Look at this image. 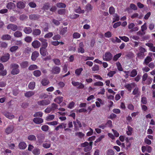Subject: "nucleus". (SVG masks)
<instances>
[{
    "label": "nucleus",
    "mask_w": 155,
    "mask_h": 155,
    "mask_svg": "<svg viewBox=\"0 0 155 155\" xmlns=\"http://www.w3.org/2000/svg\"><path fill=\"white\" fill-rule=\"evenodd\" d=\"M13 69L11 72V74L13 75L17 74L19 73V70L18 69L19 67L17 64H13L12 65Z\"/></svg>",
    "instance_id": "obj_1"
},
{
    "label": "nucleus",
    "mask_w": 155,
    "mask_h": 155,
    "mask_svg": "<svg viewBox=\"0 0 155 155\" xmlns=\"http://www.w3.org/2000/svg\"><path fill=\"white\" fill-rule=\"evenodd\" d=\"M112 58V55L109 52L106 53L103 57V60L105 61H107L110 60Z\"/></svg>",
    "instance_id": "obj_2"
},
{
    "label": "nucleus",
    "mask_w": 155,
    "mask_h": 155,
    "mask_svg": "<svg viewBox=\"0 0 155 155\" xmlns=\"http://www.w3.org/2000/svg\"><path fill=\"white\" fill-rule=\"evenodd\" d=\"M136 86V84L135 83H133L131 84H126L124 85V87L127 90L130 92L131 91L132 88L135 87Z\"/></svg>",
    "instance_id": "obj_3"
},
{
    "label": "nucleus",
    "mask_w": 155,
    "mask_h": 155,
    "mask_svg": "<svg viewBox=\"0 0 155 155\" xmlns=\"http://www.w3.org/2000/svg\"><path fill=\"white\" fill-rule=\"evenodd\" d=\"M84 45L82 42H81L79 45V48L78 49V53H83L84 52Z\"/></svg>",
    "instance_id": "obj_4"
},
{
    "label": "nucleus",
    "mask_w": 155,
    "mask_h": 155,
    "mask_svg": "<svg viewBox=\"0 0 155 155\" xmlns=\"http://www.w3.org/2000/svg\"><path fill=\"white\" fill-rule=\"evenodd\" d=\"M72 85L74 86H78L79 88H83L84 87V85L82 83L79 82H75L73 81L72 82Z\"/></svg>",
    "instance_id": "obj_5"
},
{
    "label": "nucleus",
    "mask_w": 155,
    "mask_h": 155,
    "mask_svg": "<svg viewBox=\"0 0 155 155\" xmlns=\"http://www.w3.org/2000/svg\"><path fill=\"white\" fill-rule=\"evenodd\" d=\"M50 103V101L48 100H45L39 101L38 104L40 106H45L48 105Z\"/></svg>",
    "instance_id": "obj_6"
},
{
    "label": "nucleus",
    "mask_w": 155,
    "mask_h": 155,
    "mask_svg": "<svg viewBox=\"0 0 155 155\" xmlns=\"http://www.w3.org/2000/svg\"><path fill=\"white\" fill-rule=\"evenodd\" d=\"M73 124L76 130H78V127H82V125L81 122L77 119L76 120V121H73Z\"/></svg>",
    "instance_id": "obj_7"
},
{
    "label": "nucleus",
    "mask_w": 155,
    "mask_h": 155,
    "mask_svg": "<svg viewBox=\"0 0 155 155\" xmlns=\"http://www.w3.org/2000/svg\"><path fill=\"white\" fill-rule=\"evenodd\" d=\"M60 70L61 69L59 67L55 66L52 68L51 71L52 74H57L60 73Z\"/></svg>",
    "instance_id": "obj_8"
},
{
    "label": "nucleus",
    "mask_w": 155,
    "mask_h": 155,
    "mask_svg": "<svg viewBox=\"0 0 155 155\" xmlns=\"http://www.w3.org/2000/svg\"><path fill=\"white\" fill-rule=\"evenodd\" d=\"M4 114L6 117L9 119H12L15 118V116L12 114L8 112H5Z\"/></svg>",
    "instance_id": "obj_9"
},
{
    "label": "nucleus",
    "mask_w": 155,
    "mask_h": 155,
    "mask_svg": "<svg viewBox=\"0 0 155 155\" xmlns=\"http://www.w3.org/2000/svg\"><path fill=\"white\" fill-rule=\"evenodd\" d=\"M17 26L14 24H10L8 25L7 27V29H11L13 31H15L17 29Z\"/></svg>",
    "instance_id": "obj_10"
},
{
    "label": "nucleus",
    "mask_w": 155,
    "mask_h": 155,
    "mask_svg": "<svg viewBox=\"0 0 155 155\" xmlns=\"http://www.w3.org/2000/svg\"><path fill=\"white\" fill-rule=\"evenodd\" d=\"M31 45L34 48H38L40 46L41 43L38 41L35 40L32 42Z\"/></svg>",
    "instance_id": "obj_11"
},
{
    "label": "nucleus",
    "mask_w": 155,
    "mask_h": 155,
    "mask_svg": "<svg viewBox=\"0 0 155 155\" xmlns=\"http://www.w3.org/2000/svg\"><path fill=\"white\" fill-rule=\"evenodd\" d=\"M38 39L41 42L43 46L42 47L46 48L48 45V43L47 42V40L43 38H40Z\"/></svg>",
    "instance_id": "obj_12"
},
{
    "label": "nucleus",
    "mask_w": 155,
    "mask_h": 155,
    "mask_svg": "<svg viewBox=\"0 0 155 155\" xmlns=\"http://www.w3.org/2000/svg\"><path fill=\"white\" fill-rule=\"evenodd\" d=\"M33 121L36 124H39L43 122V119L39 117H35L33 119Z\"/></svg>",
    "instance_id": "obj_13"
},
{
    "label": "nucleus",
    "mask_w": 155,
    "mask_h": 155,
    "mask_svg": "<svg viewBox=\"0 0 155 155\" xmlns=\"http://www.w3.org/2000/svg\"><path fill=\"white\" fill-rule=\"evenodd\" d=\"M132 94L135 95L136 97H137L140 95V92L137 87H136L132 92Z\"/></svg>",
    "instance_id": "obj_14"
},
{
    "label": "nucleus",
    "mask_w": 155,
    "mask_h": 155,
    "mask_svg": "<svg viewBox=\"0 0 155 155\" xmlns=\"http://www.w3.org/2000/svg\"><path fill=\"white\" fill-rule=\"evenodd\" d=\"M9 54H7L1 58V60L3 62H6L9 59Z\"/></svg>",
    "instance_id": "obj_15"
},
{
    "label": "nucleus",
    "mask_w": 155,
    "mask_h": 155,
    "mask_svg": "<svg viewBox=\"0 0 155 155\" xmlns=\"http://www.w3.org/2000/svg\"><path fill=\"white\" fill-rule=\"evenodd\" d=\"M39 55V53L37 51H34L32 54L31 59L32 61H35L36 60V58Z\"/></svg>",
    "instance_id": "obj_16"
},
{
    "label": "nucleus",
    "mask_w": 155,
    "mask_h": 155,
    "mask_svg": "<svg viewBox=\"0 0 155 155\" xmlns=\"http://www.w3.org/2000/svg\"><path fill=\"white\" fill-rule=\"evenodd\" d=\"M41 33V31L40 29H36L33 30L32 34L34 36L39 35Z\"/></svg>",
    "instance_id": "obj_17"
},
{
    "label": "nucleus",
    "mask_w": 155,
    "mask_h": 155,
    "mask_svg": "<svg viewBox=\"0 0 155 155\" xmlns=\"http://www.w3.org/2000/svg\"><path fill=\"white\" fill-rule=\"evenodd\" d=\"M24 32L26 34H29L32 31L31 28L30 27H25L23 29Z\"/></svg>",
    "instance_id": "obj_18"
},
{
    "label": "nucleus",
    "mask_w": 155,
    "mask_h": 155,
    "mask_svg": "<svg viewBox=\"0 0 155 155\" xmlns=\"http://www.w3.org/2000/svg\"><path fill=\"white\" fill-rule=\"evenodd\" d=\"M27 145L24 142H20L19 144L18 147L21 150L24 149L26 147Z\"/></svg>",
    "instance_id": "obj_19"
},
{
    "label": "nucleus",
    "mask_w": 155,
    "mask_h": 155,
    "mask_svg": "<svg viewBox=\"0 0 155 155\" xmlns=\"http://www.w3.org/2000/svg\"><path fill=\"white\" fill-rule=\"evenodd\" d=\"M92 143L93 142H90L89 144V145L85 147L84 148V150L85 152H87L91 150L92 148Z\"/></svg>",
    "instance_id": "obj_20"
},
{
    "label": "nucleus",
    "mask_w": 155,
    "mask_h": 155,
    "mask_svg": "<svg viewBox=\"0 0 155 155\" xmlns=\"http://www.w3.org/2000/svg\"><path fill=\"white\" fill-rule=\"evenodd\" d=\"M17 7L19 8H23L25 6V4L22 2H19L17 4Z\"/></svg>",
    "instance_id": "obj_21"
},
{
    "label": "nucleus",
    "mask_w": 155,
    "mask_h": 155,
    "mask_svg": "<svg viewBox=\"0 0 155 155\" xmlns=\"http://www.w3.org/2000/svg\"><path fill=\"white\" fill-rule=\"evenodd\" d=\"M46 48L42 47L40 49V53L43 56H45L47 54V51Z\"/></svg>",
    "instance_id": "obj_22"
},
{
    "label": "nucleus",
    "mask_w": 155,
    "mask_h": 155,
    "mask_svg": "<svg viewBox=\"0 0 155 155\" xmlns=\"http://www.w3.org/2000/svg\"><path fill=\"white\" fill-rule=\"evenodd\" d=\"M63 101V97H58L54 99V101L58 104H60Z\"/></svg>",
    "instance_id": "obj_23"
},
{
    "label": "nucleus",
    "mask_w": 155,
    "mask_h": 155,
    "mask_svg": "<svg viewBox=\"0 0 155 155\" xmlns=\"http://www.w3.org/2000/svg\"><path fill=\"white\" fill-rule=\"evenodd\" d=\"M142 17V15H139L138 13H135L132 14L131 16V18L132 19L136 18H138L139 19H141Z\"/></svg>",
    "instance_id": "obj_24"
},
{
    "label": "nucleus",
    "mask_w": 155,
    "mask_h": 155,
    "mask_svg": "<svg viewBox=\"0 0 155 155\" xmlns=\"http://www.w3.org/2000/svg\"><path fill=\"white\" fill-rule=\"evenodd\" d=\"M35 94L34 92L33 91H28L25 94V96L27 97H29Z\"/></svg>",
    "instance_id": "obj_25"
},
{
    "label": "nucleus",
    "mask_w": 155,
    "mask_h": 155,
    "mask_svg": "<svg viewBox=\"0 0 155 155\" xmlns=\"http://www.w3.org/2000/svg\"><path fill=\"white\" fill-rule=\"evenodd\" d=\"M14 128L12 126H10L8 127L5 130V132L7 134H9L12 132Z\"/></svg>",
    "instance_id": "obj_26"
},
{
    "label": "nucleus",
    "mask_w": 155,
    "mask_h": 155,
    "mask_svg": "<svg viewBox=\"0 0 155 155\" xmlns=\"http://www.w3.org/2000/svg\"><path fill=\"white\" fill-rule=\"evenodd\" d=\"M14 35L16 38H20L22 37V34L21 32L19 31H15L14 33Z\"/></svg>",
    "instance_id": "obj_27"
},
{
    "label": "nucleus",
    "mask_w": 155,
    "mask_h": 155,
    "mask_svg": "<svg viewBox=\"0 0 155 155\" xmlns=\"http://www.w3.org/2000/svg\"><path fill=\"white\" fill-rule=\"evenodd\" d=\"M15 4L12 2L8 3L6 7L8 9H12L15 7Z\"/></svg>",
    "instance_id": "obj_28"
},
{
    "label": "nucleus",
    "mask_w": 155,
    "mask_h": 155,
    "mask_svg": "<svg viewBox=\"0 0 155 155\" xmlns=\"http://www.w3.org/2000/svg\"><path fill=\"white\" fill-rule=\"evenodd\" d=\"M151 61L152 58L149 56H147L145 59L143 64H144L147 65Z\"/></svg>",
    "instance_id": "obj_29"
},
{
    "label": "nucleus",
    "mask_w": 155,
    "mask_h": 155,
    "mask_svg": "<svg viewBox=\"0 0 155 155\" xmlns=\"http://www.w3.org/2000/svg\"><path fill=\"white\" fill-rule=\"evenodd\" d=\"M113 22L114 23L115 21H117L119 20L120 18L119 15L117 14H114L113 15Z\"/></svg>",
    "instance_id": "obj_30"
},
{
    "label": "nucleus",
    "mask_w": 155,
    "mask_h": 155,
    "mask_svg": "<svg viewBox=\"0 0 155 155\" xmlns=\"http://www.w3.org/2000/svg\"><path fill=\"white\" fill-rule=\"evenodd\" d=\"M83 70V69L82 68H80L77 69L75 71V73L77 76H79L81 74V73Z\"/></svg>",
    "instance_id": "obj_31"
},
{
    "label": "nucleus",
    "mask_w": 155,
    "mask_h": 155,
    "mask_svg": "<svg viewBox=\"0 0 155 155\" xmlns=\"http://www.w3.org/2000/svg\"><path fill=\"white\" fill-rule=\"evenodd\" d=\"M38 68V67L35 64H32L28 67V69L30 71H33Z\"/></svg>",
    "instance_id": "obj_32"
},
{
    "label": "nucleus",
    "mask_w": 155,
    "mask_h": 155,
    "mask_svg": "<svg viewBox=\"0 0 155 155\" xmlns=\"http://www.w3.org/2000/svg\"><path fill=\"white\" fill-rule=\"evenodd\" d=\"M28 62L27 61H25L22 62L20 64L21 67L23 68H27L28 66Z\"/></svg>",
    "instance_id": "obj_33"
},
{
    "label": "nucleus",
    "mask_w": 155,
    "mask_h": 155,
    "mask_svg": "<svg viewBox=\"0 0 155 155\" xmlns=\"http://www.w3.org/2000/svg\"><path fill=\"white\" fill-rule=\"evenodd\" d=\"M132 128L129 126H128L127 130H126V133L127 135H131L132 134Z\"/></svg>",
    "instance_id": "obj_34"
},
{
    "label": "nucleus",
    "mask_w": 155,
    "mask_h": 155,
    "mask_svg": "<svg viewBox=\"0 0 155 155\" xmlns=\"http://www.w3.org/2000/svg\"><path fill=\"white\" fill-rule=\"evenodd\" d=\"M35 85V82L33 81L30 83L28 85L29 88L31 90H33L34 89Z\"/></svg>",
    "instance_id": "obj_35"
},
{
    "label": "nucleus",
    "mask_w": 155,
    "mask_h": 155,
    "mask_svg": "<svg viewBox=\"0 0 155 155\" xmlns=\"http://www.w3.org/2000/svg\"><path fill=\"white\" fill-rule=\"evenodd\" d=\"M49 83V81L46 79H44L42 80L41 83L43 86H46Z\"/></svg>",
    "instance_id": "obj_36"
},
{
    "label": "nucleus",
    "mask_w": 155,
    "mask_h": 155,
    "mask_svg": "<svg viewBox=\"0 0 155 155\" xmlns=\"http://www.w3.org/2000/svg\"><path fill=\"white\" fill-rule=\"evenodd\" d=\"M39 18L38 15H35L32 14L29 16V18L31 20H35L38 19Z\"/></svg>",
    "instance_id": "obj_37"
},
{
    "label": "nucleus",
    "mask_w": 155,
    "mask_h": 155,
    "mask_svg": "<svg viewBox=\"0 0 155 155\" xmlns=\"http://www.w3.org/2000/svg\"><path fill=\"white\" fill-rule=\"evenodd\" d=\"M41 74V72L39 70H36L33 71L34 75L36 77L40 76Z\"/></svg>",
    "instance_id": "obj_38"
},
{
    "label": "nucleus",
    "mask_w": 155,
    "mask_h": 155,
    "mask_svg": "<svg viewBox=\"0 0 155 155\" xmlns=\"http://www.w3.org/2000/svg\"><path fill=\"white\" fill-rule=\"evenodd\" d=\"M54 117L53 115H49L46 117V120L48 121L52 120L54 119Z\"/></svg>",
    "instance_id": "obj_39"
},
{
    "label": "nucleus",
    "mask_w": 155,
    "mask_h": 155,
    "mask_svg": "<svg viewBox=\"0 0 155 155\" xmlns=\"http://www.w3.org/2000/svg\"><path fill=\"white\" fill-rule=\"evenodd\" d=\"M11 36L8 35H3L2 38L3 40H9L11 38Z\"/></svg>",
    "instance_id": "obj_40"
},
{
    "label": "nucleus",
    "mask_w": 155,
    "mask_h": 155,
    "mask_svg": "<svg viewBox=\"0 0 155 155\" xmlns=\"http://www.w3.org/2000/svg\"><path fill=\"white\" fill-rule=\"evenodd\" d=\"M18 48V46H13L11 47L10 51L12 52L15 51Z\"/></svg>",
    "instance_id": "obj_41"
},
{
    "label": "nucleus",
    "mask_w": 155,
    "mask_h": 155,
    "mask_svg": "<svg viewBox=\"0 0 155 155\" xmlns=\"http://www.w3.org/2000/svg\"><path fill=\"white\" fill-rule=\"evenodd\" d=\"M28 139L31 141H34L36 140L35 136L33 135H30L28 136Z\"/></svg>",
    "instance_id": "obj_42"
},
{
    "label": "nucleus",
    "mask_w": 155,
    "mask_h": 155,
    "mask_svg": "<svg viewBox=\"0 0 155 155\" xmlns=\"http://www.w3.org/2000/svg\"><path fill=\"white\" fill-rule=\"evenodd\" d=\"M109 12L111 15L114 14L115 12V9L114 7L111 6L109 8Z\"/></svg>",
    "instance_id": "obj_43"
},
{
    "label": "nucleus",
    "mask_w": 155,
    "mask_h": 155,
    "mask_svg": "<svg viewBox=\"0 0 155 155\" xmlns=\"http://www.w3.org/2000/svg\"><path fill=\"white\" fill-rule=\"evenodd\" d=\"M121 55L122 54L121 53H120L116 54L114 56L113 58V60L115 61H117L118 59L120 57Z\"/></svg>",
    "instance_id": "obj_44"
},
{
    "label": "nucleus",
    "mask_w": 155,
    "mask_h": 155,
    "mask_svg": "<svg viewBox=\"0 0 155 155\" xmlns=\"http://www.w3.org/2000/svg\"><path fill=\"white\" fill-rule=\"evenodd\" d=\"M56 5L59 8H65L66 6L65 4L61 2L58 3Z\"/></svg>",
    "instance_id": "obj_45"
},
{
    "label": "nucleus",
    "mask_w": 155,
    "mask_h": 155,
    "mask_svg": "<svg viewBox=\"0 0 155 155\" xmlns=\"http://www.w3.org/2000/svg\"><path fill=\"white\" fill-rule=\"evenodd\" d=\"M149 28L151 31L153 30L154 31H155V25L153 23H151L149 25Z\"/></svg>",
    "instance_id": "obj_46"
},
{
    "label": "nucleus",
    "mask_w": 155,
    "mask_h": 155,
    "mask_svg": "<svg viewBox=\"0 0 155 155\" xmlns=\"http://www.w3.org/2000/svg\"><path fill=\"white\" fill-rule=\"evenodd\" d=\"M32 153L35 155H39L40 153V150L38 149H35L33 150Z\"/></svg>",
    "instance_id": "obj_47"
},
{
    "label": "nucleus",
    "mask_w": 155,
    "mask_h": 155,
    "mask_svg": "<svg viewBox=\"0 0 155 155\" xmlns=\"http://www.w3.org/2000/svg\"><path fill=\"white\" fill-rule=\"evenodd\" d=\"M119 38L121 39L122 40L124 41L125 42H127L129 41V39L126 36H119Z\"/></svg>",
    "instance_id": "obj_48"
},
{
    "label": "nucleus",
    "mask_w": 155,
    "mask_h": 155,
    "mask_svg": "<svg viewBox=\"0 0 155 155\" xmlns=\"http://www.w3.org/2000/svg\"><path fill=\"white\" fill-rule=\"evenodd\" d=\"M137 71L135 69L133 70L130 73V76L131 77H134L137 75Z\"/></svg>",
    "instance_id": "obj_49"
},
{
    "label": "nucleus",
    "mask_w": 155,
    "mask_h": 155,
    "mask_svg": "<svg viewBox=\"0 0 155 155\" xmlns=\"http://www.w3.org/2000/svg\"><path fill=\"white\" fill-rule=\"evenodd\" d=\"M43 113L41 112H35L34 114V117H42L43 115Z\"/></svg>",
    "instance_id": "obj_50"
},
{
    "label": "nucleus",
    "mask_w": 155,
    "mask_h": 155,
    "mask_svg": "<svg viewBox=\"0 0 155 155\" xmlns=\"http://www.w3.org/2000/svg\"><path fill=\"white\" fill-rule=\"evenodd\" d=\"M32 38L31 37L29 36L26 37L25 38V41L29 43L32 40Z\"/></svg>",
    "instance_id": "obj_51"
},
{
    "label": "nucleus",
    "mask_w": 155,
    "mask_h": 155,
    "mask_svg": "<svg viewBox=\"0 0 155 155\" xmlns=\"http://www.w3.org/2000/svg\"><path fill=\"white\" fill-rule=\"evenodd\" d=\"M147 23L145 22L141 27V30L142 32H144L147 29Z\"/></svg>",
    "instance_id": "obj_52"
},
{
    "label": "nucleus",
    "mask_w": 155,
    "mask_h": 155,
    "mask_svg": "<svg viewBox=\"0 0 155 155\" xmlns=\"http://www.w3.org/2000/svg\"><path fill=\"white\" fill-rule=\"evenodd\" d=\"M147 77L148 74L147 73H145L144 74H143V76L142 80V83L143 84H144L145 81L147 80Z\"/></svg>",
    "instance_id": "obj_53"
},
{
    "label": "nucleus",
    "mask_w": 155,
    "mask_h": 155,
    "mask_svg": "<svg viewBox=\"0 0 155 155\" xmlns=\"http://www.w3.org/2000/svg\"><path fill=\"white\" fill-rule=\"evenodd\" d=\"M67 27H65L61 30L60 31V34L62 35H63L67 32Z\"/></svg>",
    "instance_id": "obj_54"
},
{
    "label": "nucleus",
    "mask_w": 155,
    "mask_h": 155,
    "mask_svg": "<svg viewBox=\"0 0 155 155\" xmlns=\"http://www.w3.org/2000/svg\"><path fill=\"white\" fill-rule=\"evenodd\" d=\"M104 35L107 38H110L111 37L112 34L110 31H108L105 33Z\"/></svg>",
    "instance_id": "obj_55"
},
{
    "label": "nucleus",
    "mask_w": 155,
    "mask_h": 155,
    "mask_svg": "<svg viewBox=\"0 0 155 155\" xmlns=\"http://www.w3.org/2000/svg\"><path fill=\"white\" fill-rule=\"evenodd\" d=\"M54 64L57 65H60L61 64V62L60 60L59 59L56 58L53 60Z\"/></svg>",
    "instance_id": "obj_56"
},
{
    "label": "nucleus",
    "mask_w": 155,
    "mask_h": 155,
    "mask_svg": "<svg viewBox=\"0 0 155 155\" xmlns=\"http://www.w3.org/2000/svg\"><path fill=\"white\" fill-rule=\"evenodd\" d=\"M105 137L104 135H103L100 136L98 138H97L96 140L95 141L96 143H98L101 141Z\"/></svg>",
    "instance_id": "obj_57"
},
{
    "label": "nucleus",
    "mask_w": 155,
    "mask_h": 155,
    "mask_svg": "<svg viewBox=\"0 0 155 155\" xmlns=\"http://www.w3.org/2000/svg\"><path fill=\"white\" fill-rule=\"evenodd\" d=\"M81 35L78 32H74L73 34V37L74 38H80Z\"/></svg>",
    "instance_id": "obj_58"
},
{
    "label": "nucleus",
    "mask_w": 155,
    "mask_h": 155,
    "mask_svg": "<svg viewBox=\"0 0 155 155\" xmlns=\"http://www.w3.org/2000/svg\"><path fill=\"white\" fill-rule=\"evenodd\" d=\"M94 86H103L104 85L103 83L101 81H98L95 82L94 84Z\"/></svg>",
    "instance_id": "obj_59"
},
{
    "label": "nucleus",
    "mask_w": 155,
    "mask_h": 155,
    "mask_svg": "<svg viewBox=\"0 0 155 155\" xmlns=\"http://www.w3.org/2000/svg\"><path fill=\"white\" fill-rule=\"evenodd\" d=\"M53 35V33L51 32H49L45 35L44 38H50L52 37Z\"/></svg>",
    "instance_id": "obj_60"
},
{
    "label": "nucleus",
    "mask_w": 155,
    "mask_h": 155,
    "mask_svg": "<svg viewBox=\"0 0 155 155\" xmlns=\"http://www.w3.org/2000/svg\"><path fill=\"white\" fill-rule=\"evenodd\" d=\"M49 129V127L48 125H44L42 126L41 127V130L45 131H47Z\"/></svg>",
    "instance_id": "obj_61"
},
{
    "label": "nucleus",
    "mask_w": 155,
    "mask_h": 155,
    "mask_svg": "<svg viewBox=\"0 0 155 155\" xmlns=\"http://www.w3.org/2000/svg\"><path fill=\"white\" fill-rule=\"evenodd\" d=\"M75 135L81 138H82L84 136V134L80 132L76 133Z\"/></svg>",
    "instance_id": "obj_62"
},
{
    "label": "nucleus",
    "mask_w": 155,
    "mask_h": 155,
    "mask_svg": "<svg viewBox=\"0 0 155 155\" xmlns=\"http://www.w3.org/2000/svg\"><path fill=\"white\" fill-rule=\"evenodd\" d=\"M121 24V23L120 21L117 22H116L113 25V27L114 28H117V27L119 26H120V25Z\"/></svg>",
    "instance_id": "obj_63"
},
{
    "label": "nucleus",
    "mask_w": 155,
    "mask_h": 155,
    "mask_svg": "<svg viewBox=\"0 0 155 155\" xmlns=\"http://www.w3.org/2000/svg\"><path fill=\"white\" fill-rule=\"evenodd\" d=\"M114 151L110 149L107 151L106 155H114Z\"/></svg>",
    "instance_id": "obj_64"
}]
</instances>
